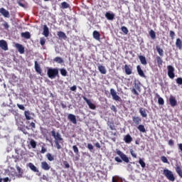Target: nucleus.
<instances>
[{
  "label": "nucleus",
  "mask_w": 182,
  "mask_h": 182,
  "mask_svg": "<svg viewBox=\"0 0 182 182\" xmlns=\"http://www.w3.org/2000/svg\"><path fill=\"white\" fill-rule=\"evenodd\" d=\"M115 153L117 156H119V157L116 156L114 158L115 161L117 163H123V161H124V163H130V160L129 159V157H127V155H125L122 151L116 149Z\"/></svg>",
  "instance_id": "obj_1"
},
{
  "label": "nucleus",
  "mask_w": 182,
  "mask_h": 182,
  "mask_svg": "<svg viewBox=\"0 0 182 182\" xmlns=\"http://www.w3.org/2000/svg\"><path fill=\"white\" fill-rule=\"evenodd\" d=\"M47 75L50 79H55L59 76V68H48Z\"/></svg>",
  "instance_id": "obj_2"
},
{
  "label": "nucleus",
  "mask_w": 182,
  "mask_h": 182,
  "mask_svg": "<svg viewBox=\"0 0 182 182\" xmlns=\"http://www.w3.org/2000/svg\"><path fill=\"white\" fill-rule=\"evenodd\" d=\"M163 174L164 176H166L167 180H168L169 181H171V182L176 181V177L174 176V173H173V171L167 168H165L163 171Z\"/></svg>",
  "instance_id": "obj_3"
},
{
  "label": "nucleus",
  "mask_w": 182,
  "mask_h": 182,
  "mask_svg": "<svg viewBox=\"0 0 182 182\" xmlns=\"http://www.w3.org/2000/svg\"><path fill=\"white\" fill-rule=\"evenodd\" d=\"M110 95L112 97L113 100H115L116 102H122V98L117 95V92L114 89H110Z\"/></svg>",
  "instance_id": "obj_4"
},
{
  "label": "nucleus",
  "mask_w": 182,
  "mask_h": 182,
  "mask_svg": "<svg viewBox=\"0 0 182 182\" xmlns=\"http://www.w3.org/2000/svg\"><path fill=\"white\" fill-rule=\"evenodd\" d=\"M51 135L53 136V137H54L55 141H62V140H63V139L62 138V135H60L59 132L56 133L55 130L51 131Z\"/></svg>",
  "instance_id": "obj_5"
},
{
  "label": "nucleus",
  "mask_w": 182,
  "mask_h": 182,
  "mask_svg": "<svg viewBox=\"0 0 182 182\" xmlns=\"http://www.w3.org/2000/svg\"><path fill=\"white\" fill-rule=\"evenodd\" d=\"M168 76L170 79H174V67L172 65H168Z\"/></svg>",
  "instance_id": "obj_6"
},
{
  "label": "nucleus",
  "mask_w": 182,
  "mask_h": 182,
  "mask_svg": "<svg viewBox=\"0 0 182 182\" xmlns=\"http://www.w3.org/2000/svg\"><path fill=\"white\" fill-rule=\"evenodd\" d=\"M141 123V117H132V124L133 126H139Z\"/></svg>",
  "instance_id": "obj_7"
},
{
  "label": "nucleus",
  "mask_w": 182,
  "mask_h": 182,
  "mask_svg": "<svg viewBox=\"0 0 182 182\" xmlns=\"http://www.w3.org/2000/svg\"><path fill=\"white\" fill-rule=\"evenodd\" d=\"M169 105L171 107H176L177 105V100H176V97L171 95L168 99Z\"/></svg>",
  "instance_id": "obj_8"
},
{
  "label": "nucleus",
  "mask_w": 182,
  "mask_h": 182,
  "mask_svg": "<svg viewBox=\"0 0 182 182\" xmlns=\"http://www.w3.org/2000/svg\"><path fill=\"white\" fill-rule=\"evenodd\" d=\"M68 119L73 123V124H77V121L76 119V116L73 114H69L68 115Z\"/></svg>",
  "instance_id": "obj_9"
},
{
  "label": "nucleus",
  "mask_w": 182,
  "mask_h": 182,
  "mask_svg": "<svg viewBox=\"0 0 182 182\" xmlns=\"http://www.w3.org/2000/svg\"><path fill=\"white\" fill-rule=\"evenodd\" d=\"M83 99L85 102H86L87 105L89 106L90 109H92V110H95L96 109V105L92 103L90 100H89V99H87L86 97H83Z\"/></svg>",
  "instance_id": "obj_10"
},
{
  "label": "nucleus",
  "mask_w": 182,
  "mask_h": 182,
  "mask_svg": "<svg viewBox=\"0 0 182 182\" xmlns=\"http://www.w3.org/2000/svg\"><path fill=\"white\" fill-rule=\"evenodd\" d=\"M15 46L17 50H18L19 53H21V55L25 53V48L23 47V46H22V44L16 43Z\"/></svg>",
  "instance_id": "obj_11"
},
{
  "label": "nucleus",
  "mask_w": 182,
  "mask_h": 182,
  "mask_svg": "<svg viewBox=\"0 0 182 182\" xmlns=\"http://www.w3.org/2000/svg\"><path fill=\"white\" fill-rule=\"evenodd\" d=\"M19 150L16 149V153L17 154V155H12L11 156V159L14 160L15 163H16L18 160H21V159H22V154H19Z\"/></svg>",
  "instance_id": "obj_12"
},
{
  "label": "nucleus",
  "mask_w": 182,
  "mask_h": 182,
  "mask_svg": "<svg viewBox=\"0 0 182 182\" xmlns=\"http://www.w3.org/2000/svg\"><path fill=\"white\" fill-rule=\"evenodd\" d=\"M0 48L3 50H8V43L5 40H0Z\"/></svg>",
  "instance_id": "obj_13"
},
{
  "label": "nucleus",
  "mask_w": 182,
  "mask_h": 182,
  "mask_svg": "<svg viewBox=\"0 0 182 182\" xmlns=\"http://www.w3.org/2000/svg\"><path fill=\"white\" fill-rule=\"evenodd\" d=\"M41 168L45 171H48V170H50V166L48 164V162L43 161L41 162Z\"/></svg>",
  "instance_id": "obj_14"
},
{
  "label": "nucleus",
  "mask_w": 182,
  "mask_h": 182,
  "mask_svg": "<svg viewBox=\"0 0 182 182\" xmlns=\"http://www.w3.org/2000/svg\"><path fill=\"white\" fill-rule=\"evenodd\" d=\"M0 14H1L4 18H9V11L4 8L0 9Z\"/></svg>",
  "instance_id": "obj_15"
},
{
  "label": "nucleus",
  "mask_w": 182,
  "mask_h": 182,
  "mask_svg": "<svg viewBox=\"0 0 182 182\" xmlns=\"http://www.w3.org/2000/svg\"><path fill=\"white\" fill-rule=\"evenodd\" d=\"M105 18H107L108 21H113V19H114V14L112 13V11L107 12L105 14Z\"/></svg>",
  "instance_id": "obj_16"
},
{
  "label": "nucleus",
  "mask_w": 182,
  "mask_h": 182,
  "mask_svg": "<svg viewBox=\"0 0 182 182\" xmlns=\"http://www.w3.org/2000/svg\"><path fill=\"white\" fill-rule=\"evenodd\" d=\"M28 166L29 167L30 170L31 171H33L34 173H39V169L37 168L36 166L32 163H29L28 164Z\"/></svg>",
  "instance_id": "obj_17"
},
{
  "label": "nucleus",
  "mask_w": 182,
  "mask_h": 182,
  "mask_svg": "<svg viewBox=\"0 0 182 182\" xmlns=\"http://www.w3.org/2000/svg\"><path fill=\"white\" fill-rule=\"evenodd\" d=\"M16 168L18 171V173L16 174V177H18V178H22V176L23 174V171L21 169V167H19V166H16Z\"/></svg>",
  "instance_id": "obj_18"
},
{
  "label": "nucleus",
  "mask_w": 182,
  "mask_h": 182,
  "mask_svg": "<svg viewBox=\"0 0 182 182\" xmlns=\"http://www.w3.org/2000/svg\"><path fill=\"white\" fill-rule=\"evenodd\" d=\"M124 70H125L126 75H132V73H133V70L132 69V66L130 65H125Z\"/></svg>",
  "instance_id": "obj_19"
},
{
  "label": "nucleus",
  "mask_w": 182,
  "mask_h": 182,
  "mask_svg": "<svg viewBox=\"0 0 182 182\" xmlns=\"http://www.w3.org/2000/svg\"><path fill=\"white\" fill-rule=\"evenodd\" d=\"M35 70L39 75L42 74V69L41 68V65H39V63H38V61H35Z\"/></svg>",
  "instance_id": "obj_20"
},
{
  "label": "nucleus",
  "mask_w": 182,
  "mask_h": 182,
  "mask_svg": "<svg viewBox=\"0 0 182 182\" xmlns=\"http://www.w3.org/2000/svg\"><path fill=\"white\" fill-rule=\"evenodd\" d=\"M124 141H125V143H127V144H130L131 141H133V138H132V136H130V134H127L124 137Z\"/></svg>",
  "instance_id": "obj_21"
},
{
  "label": "nucleus",
  "mask_w": 182,
  "mask_h": 182,
  "mask_svg": "<svg viewBox=\"0 0 182 182\" xmlns=\"http://www.w3.org/2000/svg\"><path fill=\"white\" fill-rule=\"evenodd\" d=\"M98 70L100 72V73H102V75H106V73H107L106 67L103 65H98Z\"/></svg>",
  "instance_id": "obj_22"
},
{
  "label": "nucleus",
  "mask_w": 182,
  "mask_h": 182,
  "mask_svg": "<svg viewBox=\"0 0 182 182\" xmlns=\"http://www.w3.org/2000/svg\"><path fill=\"white\" fill-rule=\"evenodd\" d=\"M136 70L141 77H146V75H144V72H143V70H141V67H140V65L136 66Z\"/></svg>",
  "instance_id": "obj_23"
},
{
  "label": "nucleus",
  "mask_w": 182,
  "mask_h": 182,
  "mask_svg": "<svg viewBox=\"0 0 182 182\" xmlns=\"http://www.w3.org/2000/svg\"><path fill=\"white\" fill-rule=\"evenodd\" d=\"M92 36L94 39H95L96 41H100V33H99V31H94L92 33Z\"/></svg>",
  "instance_id": "obj_24"
},
{
  "label": "nucleus",
  "mask_w": 182,
  "mask_h": 182,
  "mask_svg": "<svg viewBox=\"0 0 182 182\" xmlns=\"http://www.w3.org/2000/svg\"><path fill=\"white\" fill-rule=\"evenodd\" d=\"M139 59L141 63V65H144V66H146L147 65V60H146V57L144 55H139Z\"/></svg>",
  "instance_id": "obj_25"
},
{
  "label": "nucleus",
  "mask_w": 182,
  "mask_h": 182,
  "mask_svg": "<svg viewBox=\"0 0 182 182\" xmlns=\"http://www.w3.org/2000/svg\"><path fill=\"white\" fill-rule=\"evenodd\" d=\"M43 35L45 36L46 38H48V36H49V28L46 25H44L43 26Z\"/></svg>",
  "instance_id": "obj_26"
},
{
  "label": "nucleus",
  "mask_w": 182,
  "mask_h": 182,
  "mask_svg": "<svg viewBox=\"0 0 182 182\" xmlns=\"http://www.w3.org/2000/svg\"><path fill=\"white\" fill-rule=\"evenodd\" d=\"M139 113L142 117H147V112H146V109L143 107L139 108Z\"/></svg>",
  "instance_id": "obj_27"
},
{
  "label": "nucleus",
  "mask_w": 182,
  "mask_h": 182,
  "mask_svg": "<svg viewBox=\"0 0 182 182\" xmlns=\"http://www.w3.org/2000/svg\"><path fill=\"white\" fill-rule=\"evenodd\" d=\"M57 35L60 39L66 40V38H68V36H66V33H63V31H58L57 33Z\"/></svg>",
  "instance_id": "obj_28"
},
{
  "label": "nucleus",
  "mask_w": 182,
  "mask_h": 182,
  "mask_svg": "<svg viewBox=\"0 0 182 182\" xmlns=\"http://www.w3.org/2000/svg\"><path fill=\"white\" fill-rule=\"evenodd\" d=\"M156 61L158 65V68H161V66H163V60L160 58V56H156Z\"/></svg>",
  "instance_id": "obj_29"
},
{
  "label": "nucleus",
  "mask_w": 182,
  "mask_h": 182,
  "mask_svg": "<svg viewBox=\"0 0 182 182\" xmlns=\"http://www.w3.org/2000/svg\"><path fill=\"white\" fill-rule=\"evenodd\" d=\"M21 37L25 39H31V33L26 31L24 33H21Z\"/></svg>",
  "instance_id": "obj_30"
},
{
  "label": "nucleus",
  "mask_w": 182,
  "mask_h": 182,
  "mask_svg": "<svg viewBox=\"0 0 182 182\" xmlns=\"http://www.w3.org/2000/svg\"><path fill=\"white\" fill-rule=\"evenodd\" d=\"M176 46L178 49H182V41L181 39L177 38L176 41Z\"/></svg>",
  "instance_id": "obj_31"
},
{
  "label": "nucleus",
  "mask_w": 182,
  "mask_h": 182,
  "mask_svg": "<svg viewBox=\"0 0 182 182\" xmlns=\"http://www.w3.org/2000/svg\"><path fill=\"white\" fill-rule=\"evenodd\" d=\"M137 129L141 133H146V128L144 127V125L139 124L137 126Z\"/></svg>",
  "instance_id": "obj_32"
},
{
  "label": "nucleus",
  "mask_w": 182,
  "mask_h": 182,
  "mask_svg": "<svg viewBox=\"0 0 182 182\" xmlns=\"http://www.w3.org/2000/svg\"><path fill=\"white\" fill-rule=\"evenodd\" d=\"M24 116L26 120H31L32 119V117L31 116V112H29V110L24 112Z\"/></svg>",
  "instance_id": "obj_33"
},
{
  "label": "nucleus",
  "mask_w": 182,
  "mask_h": 182,
  "mask_svg": "<svg viewBox=\"0 0 182 182\" xmlns=\"http://www.w3.org/2000/svg\"><path fill=\"white\" fill-rule=\"evenodd\" d=\"M54 62H55L56 63H63V62H65V60H63V58L60 57H55L54 58Z\"/></svg>",
  "instance_id": "obj_34"
},
{
  "label": "nucleus",
  "mask_w": 182,
  "mask_h": 182,
  "mask_svg": "<svg viewBox=\"0 0 182 182\" xmlns=\"http://www.w3.org/2000/svg\"><path fill=\"white\" fill-rule=\"evenodd\" d=\"M69 6H70L69 4H68L66 1H63V3H61V5H60V7L62 8V9H68Z\"/></svg>",
  "instance_id": "obj_35"
},
{
  "label": "nucleus",
  "mask_w": 182,
  "mask_h": 182,
  "mask_svg": "<svg viewBox=\"0 0 182 182\" xmlns=\"http://www.w3.org/2000/svg\"><path fill=\"white\" fill-rule=\"evenodd\" d=\"M156 50L160 56H164L163 48H161L159 47V46H156Z\"/></svg>",
  "instance_id": "obj_36"
},
{
  "label": "nucleus",
  "mask_w": 182,
  "mask_h": 182,
  "mask_svg": "<svg viewBox=\"0 0 182 182\" xmlns=\"http://www.w3.org/2000/svg\"><path fill=\"white\" fill-rule=\"evenodd\" d=\"M158 97V103L159 105H160L161 106H163V105H164V100L163 99V97H160V95H157Z\"/></svg>",
  "instance_id": "obj_37"
},
{
  "label": "nucleus",
  "mask_w": 182,
  "mask_h": 182,
  "mask_svg": "<svg viewBox=\"0 0 182 182\" xmlns=\"http://www.w3.org/2000/svg\"><path fill=\"white\" fill-rule=\"evenodd\" d=\"M132 164H135L134 162H129V164L127 166V171H133V166Z\"/></svg>",
  "instance_id": "obj_38"
},
{
  "label": "nucleus",
  "mask_w": 182,
  "mask_h": 182,
  "mask_svg": "<svg viewBox=\"0 0 182 182\" xmlns=\"http://www.w3.org/2000/svg\"><path fill=\"white\" fill-rule=\"evenodd\" d=\"M30 145L31 146L32 149H36V141L33 139H31L30 141Z\"/></svg>",
  "instance_id": "obj_39"
},
{
  "label": "nucleus",
  "mask_w": 182,
  "mask_h": 182,
  "mask_svg": "<svg viewBox=\"0 0 182 182\" xmlns=\"http://www.w3.org/2000/svg\"><path fill=\"white\" fill-rule=\"evenodd\" d=\"M46 157L49 161H53L55 160V157L50 153L47 154Z\"/></svg>",
  "instance_id": "obj_40"
},
{
  "label": "nucleus",
  "mask_w": 182,
  "mask_h": 182,
  "mask_svg": "<svg viewBox=\"0 0 182 182\" xmlns=\"http://www.w3.org/2000/svg\"><path fill=\"white\" fill-rule=\"evenodd\" d=\"M60 74L62 76H68V71L65 68L60 69Z\"/></svg>",
  "instance_id": "obj_41"
},
{
  "label": "nucleus",
  "mask_w": 182,
  "mask_h": 182,
  "mask_svg": "<svg viewBox=\"0 0 182 182\" xmlns=\"http://www.w3.org/2000/svg\"><path fill=\"white\" fill-rule=\"evenodd\" d=\"M121 31L122 32H123V33H124L125 35H127L129 33V29H127V27L126 26H122L121 28Z\"/></svg>",
  "instance_id": "obj_42"
},
{
  "label": "nucleus",
  "mask_w": 182,
  "mask_h": 182,
  "mask_svg": "<svg viewBox=\"0 0 182 182\" xmlns=\"http://www.w3.org/2000/svg\"><path fill=\"white\" fill-rule=\"evenodd\" d=\"M139 163L141 167H142V168H144V167H146V162H144V161H143L142 159H141V158L139 159Z\"/></svg>",
  "instance_id": "obj_43"
},
{
  "label": "nucleus",
  "mask_w": 182,
  "mask_h": 182,
  "mask_svg": "<svg viewBox=\"0 0 182 182\" xmlns=\"http://www.w3.org/2000/svg\"><path fill=\"white\" fill-rule=\"evenodd\" d=\"M149 36H151V39H156V32H154L153 30L149 31Z\"/></svg>",
  "instance_id": "obj_44"
},
{
  "label": "nucleus",
  "mask_w": 182,
  "mask_h": 182,
  "mask_svg": "<svg viewBox=\"0 0 182 182\" xmlns=\"http://www.w3.org/2000/svg\"><path fill=\"white\" fill-rule=\"evenodd\" d=\"M112 182H122V179H120V178H119V176H113Z\"/></svg>",
  "instance_id": "obj_45"
},
{
  "label": "nucleus",
  "mask_w": 182,
  "mask_h": 182,
  "mask_svg": "<svg viewBox=\"0 0 182 182\" xmlns=\"http://www.w3.org/2000/svg\"><path fill=\"white\" fill-rule=\"evenodd\" d=\"M73 149L74 153H75V154H79V149L76 145L73 146Z\"/></svg>",
  "instance_id": "obj_46"
},
{
  "label": "nucleus",
  "mask_w": 182,
  "mask_h": 182,
  "mask_svg": "<svg viewBox=\"0 0 182 182\" xmlns=\"http://www.w3.org/2000/svg\"><path fill=\"white\" fill-rule=\"evenodd\" d=\"M161 160L163 163H166V164H168V159L166 156H161Z\"/></svg>",
  "instance_id": "obj_47"
},
{
  "label": "nucleus",
  "mask_w": 182,
  "mask_h": 182,
  "mask_svg": "<svg viewBox=\"0 0 182 182\" xmlns=\"http://www.w3.org/2000/svg\"><path fill=\"white\" fill-rule=\"evenodd\" d=\"M40 43H41V46H43L45 45V43H46V39L45 38H41Z\"/></svg>",
  "instance_id": "obj_48"
},
{
  "label": "nucleus",
  "mask_w": 182,
  "mask_h": 182,
  "mask_svg": "<svg viewBox=\"0 0 182 182\" xmlns=\"http://www.w3.org/2000/svg\"><path fill=\"white\" fill-rule=\"evenodd\" d=\"M129 152L131 156L134 157V159H137V155L136 154V153H134V151H133V149H130Z\"/></svg>",
  "instance_id": "obj_49"
},
{
  "label": "nucleus",
  "mask_w": 182,
  "mask_h": 182,
  "mask_svg": "<svg viewBox=\"0 0 182 182\" xmlns=\"http://www.w3.org/2000/svg\"><path fill=\"white\" fill-rule=\"evenodd\" d=\"M55 146H56L58 150H60V149H62V146L59 144V141H55Z\"/></svg>",
  "instance_id": "obj_50"
},
{
  "label": "nucleus",
  "mask_w": 182,
  "mask_h": 182,
  "mask_svg": "<svg viewBox=\"0 0 182 182\" xmlns=\"http://www.w3.org/2000/svg\"><path fill=\"white\" fill-rule=\"evenodd\" d=\"M169 35H170V37L171 38V39H174V36H176V33H174V31H171L169 32Z\"/></svg>",
  "instance_id": "obj_51"
},
{
  "label": "nucleus",
  "mask_w": 182,
  "mask_h": 182,
  "mask_svg": "<svg viewBox=\"0 0 182 182\" xmlns=\"http://www.w3.org/2000/svg\"><path fill=\"white\" fill-rule=\"evenodd\" d=\"M17 107L20 110H25V106L23 105L17 104Z\"/></svg>",
  "instance_id": "obj_52"
},
{
  "label": "nucleus",
  "mask_w": 182,
  "mask_h": 182,
  "mask_svg": "<svg viewBox=\"0 0 182 182\" xmlns=\"http://www.w3.org/2000/svg\"><path fill=\"white\" fill-rule=\"evenodd\" d=\"M3 26L4 28V29H9V24L8 23V22H4L3 23Z\"/></svg>",
  "instance_id": "obj_53"
},
{
  "label": "nucleus",
  "mask_w": 182,
  "mask_h": 182,
  "mask_svg": "<svg viewBox=\"0 0 182 182\" xmlns=\"http://www.w3.org/2000/svg\"><path fill=\"white\" fill-rule=\"evenodd\" d=\"M110 109L112 110V112H114V113H117V108H116V106L112 105Z\"/></svg>",
  "instance_id": "obj_54"
},
{
  "label": "nucleus",
  "mask_w": 182,
  "mask_h": 182,
  "mask_svg": "<svg viewBox=\"0 0 182 182\" xmlns=\"http://www.w3.org/2000/svg\"><path fill=\"white\" fill-rule=\"evenodd\" d=\"M175 170H176V173H178V172L182 171L181 167L178 165H176V167L175 168Z\"/></svg>",
  "instance_id": "obj_55"
},
{
  "label": "nucleus",
  "mask_w": 182,
  "mask_h": 182,
  "mask_svg": "<svg viewBox=\"0 0 182 182\" xmlns=\"http://www.w3.org/2000/svg\"><path fill=\"white\" fill-rule=\"evenodd\" d=\"M176 83H177L178 85H182V78H181V77H178V78L176 79Z\"/></svg>",
  "instance_id": "obj_56"
},
{
  "label": "nucleus",
  "mask_w": 182,
  "mask_h": 182,
  "mask_svg": "<svg viewBox=\"0 0 182 182\" xmlns=\"http://www.w3.org/2000/svg\"><path fill=\"white\" fill-rule=\"evenodd\" d=\"M47 150H46V148H45V146H42L41 147V153L42 154H45V153H46Z\"/></svg>",
  "instance_id": "obj_57"
},
{
  "label": "nucleus",
  "mask_w": 182,
  "mask_h": 182,
  "mask_svg": "<svg viewBox=\"0 0 182 182\" xmlns=\"http://www.w3.org/2000/svg\"><path fill=\"white\" fill-rule=\"evenodd\" d=\"M87 149H90V151H92V150H93L94 149L93 145L92 144H88Z\"/></svg>",
  "instance_id": "obj_58"
},
{
  "label": "nucleus",
  "mask_w": 182,
  "mask_h": 182,
  "mask_svg": "<svg viewBox=\"0 0 182 182\" xmlns=\"http://www.w3.org/2000/svg\"><path fill=\"white\" fill-rule=\"evenodd\" d=\"M41 178L42 180H45L46 181H49V178L46 175H43Z\"/></svg>",
  "instance_id": "obj_59"
},
{
  "label": "nucleus",
  "mask_w": 182,
  "mask_h": 182,
  "mask_svg": "<svg viewBox=\"0 0 182 182\" xmlns=\"http://www.w3.org/2000/svg\"><path fill=\"white\" fill-rule=\"evenodd\" d=\"M70 90L72 92H76V90L77 89V87H76V85H73V87H71L70 88Z\"/></svg>",
  "instance_id": "obj_60"
},
{
  "label": "nucleus",
  "mask_w": 182,
  "mask_h": 182,
  "mask_svg": "<svg viewBox=\"0 0 182 182\" xmlns=\"http://www.w3.org/2000/svg\"><path fill=\"white\" fill-rule=\"evenodd\" d=\"M132 92V93H134V95H136V96H139V92H137V90H136V88H133Z\"/></svg>",
  "instance_id": "obj_61"
},
{
  "label": "nucleus",
  "mask_w": 182,
  "mask_h": 182,
  "mask_svg": "<svg viewBox=\"0 0 182 182\" xmlns=\"http://www.w3.org/2000/svg\"><path fill=\"white\" fill-rule=\"evenodd\" d=\"M168 145L169 146H174V141H173V139H170L168 141Z\"/></svg>",
  "instance_id": "obj_62"
},
{
  "label": "nucleus",
  "mask_w": 182,
  "mask_h": 182,
  "mask_svg": "<svg viewBox=\"0 0 182 182\" xmlns=\"http://www.w3.org/2000/svg\"><path fill=\"white\" fill-rule=\"evenodd\" d=\"M64 166L65 168H69V167H70V165H69V163H68L67 161L64 162Z\"/></svg>",
  "instance_id": "obj_63"
},
{
  "label": "nucleus",
  "mask_w": 182,
  "mask_h": 182,
  "mask_svg": "<svg viewBox=\"0 0 182 182\" xmlns=\"http://www.w3.org/2000/svg\"><path fill=\"white\" fill-rule=\"evenodd\" d=\"M2 181L9 182V181H11L9 180V178H4L2 179Z\"/></svg>",
  "instance_id": "obj_64"
}]
</instances>
